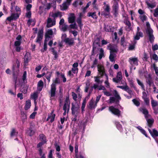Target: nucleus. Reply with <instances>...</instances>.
<instances>
[{
  "mask_svg": "<svg viewBox=\"0 0 158 158\" xmlns=\"http://www.w3.org/2000/svg\"><path fill=\"white\" fill-rule=\"evenodd\" d=\"M108 49L110 51V54L109 56V59L111 62L114 61V58L116 56V54L117 51L116 46L112 44H109L107 47Z\"/></svg>",
  "mask_w": 158,
  "mask_h": 158,
  "instance_id": "obj_1",
  "label": "nucleus"
},
{
  "mask_svg": "<svg viewBox=\"0 0 158 158\" xmlns=\"http://www.w3.org/2000/svg\"><path fill=\"white\" fill-rule=\"evenodd\" d=\"M146 31L150 42L151 43H153L155 39V37L153 35V31L151 28L150 24L148 22H146Z\"/></svg>",
  "mask_w": 158,
  "mask_h": 158,
  "instance_id": "obj_2",
  "label": "nucleus"
},
{
  "mask_svg": "<svg viewBox=\"0 0 158 158\" xmlns=\"http://www.w3.org/2000/svg\"><path fill=\"white\" fill-rule=\"evenodd\" d=\"M58 83V78H56L54 82L52 83L51 85V89L49 92V93L50 95V98L51 100L53 99L55 96L56 90L55 83Z\"/></svg>",
  "mask_w": 158,
  "mask_h": 158,
  "instance_id": "obj_3",
  "label": "nucleus"
},
{
  "mask_svg": "<svg viewBox=\"0 0 158 158\" xmlns=\"http://www.w3.org/2000/svg\"><path fill=\"white\" fill-rule=\"evenodd\" d=\"M78 64L77 62L74 63L72 65V68L71 70H69L68 73V76H73V75L78 73Z\"/></svg>",
  "mask_w": 158,
  "mask_h": 158,
  "instance_id": "obj_4",
  "label": "nucleus"
},
{
  "mask_svg": "<svg viewBox=\"0 0 158 158\" xmlns=\"http://www.w3.org/2000/svg\"><path fill=\"white\" fill-rule=\"evenodd\" d=\"M22 37L20 35H18L16 38V41H15L14 43V48L15 50L17 52H19L21 49L20 45L21 44V40Z\"/></svg>",
  "mask_w": 158,
  "mask_h": 158,
  "instance_id": "obj_5",
  "label": "nucleus"
},
{
  "mask_svg": "<svg viewBox=\"0 0 158 158\" xmlns=\"http://www.w3.org/2000/svg\"><path fill=\"white\" fill-rule=\"evenodd\" d=\"M112 8L114 15L115 17H117L118 14L119 5L118 2L117 1L113 2V5Z\"/></svg>",
  "mask_w": 158,
  "mask_h": 158,
  "instance_id": "obj_6",
  "label": "nucleus"
},
{
  "mask_svg": "<svg viewBox=\"0 0 158 158\" xmlns=\"http://www.w3.org/2000/svg\"><path fill=\"white\" fill-rule=\"evenodd\" d=\"M113 94L115 97H110L109 100L110 103H111L114 102L115 100H116V101H118L121 99V98L118 94V93L116 90H114L113 92Z\"/></svg>",
  "mask_w": 158,
  "mask_h": 158,
  "instance_id": "obj_7",
  "label": "nucleus"
},
{
  "mask_svg": "<svg viewBox=\"0 0 158 158\" xmlns=\"http://www.w3.org/2000/svg\"><path fill=\"white\" fill-rule=\"evenodd\" d=\"M109 110L113 114L119 117L121 114V111L114 106H111L109 107Z\"/></svg>",
  "mask_w": 158,
  "mask_h": 158,
  "instance_id": "obj_8",
  "label": "nucleus"
},
{
  "mask_svg": "<svg viewBox=\"0 0 158 158\" xmlns=\"http://www.w3.org/2000/svg\"><path fill=\"white\" fill-rule=\"evenodd\" d=\"M71 110L73 114H76V116L78 114L79 112V107L77 103H72Z\"/></svg>",
  "mask_w": 158,
  "mask_h": 158,
  "instance_id": "obj_9",
  "label": "nucleus"
},
{
  "mask_svg": "<svg viewBox=\"0 0 158 158\" xmlns=\"http://www.w3.org/2000/svg\"><path fill=\"white\" fill-rule=\"evenodd\" d=\"M138 60L137 58L131 57L129 58V62L132 66L131 68V69H132L133 66L138 65Z\"/></svg>",
  "mask_w": 158,
  "mask_h": 158,
  "instance_id": "obj_10",
  "label": "nucleus"
},
{
  "mask_svg": "<svg viewBox=\"0 0 158 158\" xmlns=\"http://www.w3.org/2000/svg\"><path fill=\"white\" fill-rule=\"evenodd\" d=\"M70 101L69 97H67L64 102L63 106V109L66 111H69L70 108Z\"/></svg>",
  "mask_w": 158,
  "mask_h": 158,
  "instance_id": "obj_11",
  "label": "nucleus"
},
{
  "mask_svg": "<svg viewBox=\"0 0 158 158\" xmlns=\"http://www.w3.org/2000/svg\"><path fill=\"white\" fill-rule=\"evenodd\" d=\"M151 105L152 108L154 110V113L157 114L158 110V102L153 100L151 101Z\"/></svg>",
  "mask_w": 158,
  "mask_h": 158,
  "instance_id": "obj_12",
  "label": "nucleus"
},
{
  "mask_svg": "<svg viewBox=\"0 0 158 158\" xmlns=\"http://www.w3.org/2000/svg\"><path fill=\"white\" fill-rule=\"evenodd\" d=\"M146 3L149 9H152L154 8L156 6V2L154 0H147Z\"/></svg>",
  "mask_w": 158,
  "mask_h": 158,
  "instance_id": "obj_13",
  "label": "nucleus"
},
{
  "mask_svg": "<svg viewBox=\"0 0 158 158\" xmlns=\"http://www.w3.org/2000/svg\"><path fill=\"white\" fill-rule=\"evenodd\" d=\"M72 0H66V1L64 2L63 4L60 5V9L64 10H66L70 5Z\"/></svg>",
  "mask_w": 158,
  "mask_h": 158,
  "instance_id": "obj_14",
  "label": "nucleus"
},
{
  "mask_svg": "<svg viewBox=\"0 0 158 158\" xmlns=\"http://www.w3.org/2000/svg\"><path fill=\"white\" fill-rule=\"evenodd\" d=\"M98 71L99 74L101 77L103 76L105 73V70L103 65L102 64H99L98 65Z\"/></svg>",
  "mask_w": 158,
  "mask_h": 158,
  "instance_id": "obj_15",
  "label": "nucleus"
},
{
  "mask_svg": "<svg viewBox=\"0 0 158 158\" xmlns=\"http://www.w3.org/2000/svg\"><path fill=\"white\" fill-rule=\"evenodd\" d=\"M122 78V72L119 71L117 73L116 77L113 78V81L114 82L118 83L120 81Z\"/></svg>",
  "mask_w": 158,
  "mask_h": 158,
  "instance_id": "obj_16",
  "label": "nucleus"
},
{
  "mask_svg": "<svg viewBox=\"0 0 158 158\" xmlns=\"http://www.w3.org/2000/svg\"><path fill=\"white\" fill-rule=\"evenodd\" d=\"M54 110H52L51 113L48 115V117L47 119V121L50 120L51 123L53 122L56 116L55 114L54 113Z\"/></svg>",
  "mask_w": 158,
  "mask_h": 158,
  "instance_id": "obj_17",
  "label": "nucleus"
},
{
  "mask_svg": "<svg viewBox=\"0 0 158 158\" xmlns=\"http://www.w3.org/2000/svg\"><path fill=\"white\" fill-rule=\"evenodd\" d=\"M87 118H85L78 124L80 128L84 130L87 123Z\"/></svg>",
  "mask_w": 158,
  "mask_h": 158,
  "instance_id": "obj_18",
  "label": "nucleus"
},
{
  "mask_svg": "<svg viewBox=\"0 0 158 158\" xmlns=\"http://www.w3.org/2000/svg\"><path fill=\"white\" fill-rule=\"evenodd\" d=\"M56 24V21L55 19H52L50 18H48L47 20V26L48 27H50Z\"/></svg>",
  "mask_w": 158,
  "mask_h": 158,
  "instance_id": "obj_19",
  "label": "nucleus"
},
{
  "mask_svg": "<svg viewBox=\"0 0 158 158\" xmlns=\"http://www.w3.org/2000/svg\"><path fill=\"white\" fill-rule=\"evenodd\" d=\"M53 34V31L52 29H49L46 32L45 34V40L48 41Z\"/></svg>",
  "mask_w": 158,
  "mask_h": 158,
  "instance_id": "obj_20",
  "label": "nucleus"
},
{
  "mask_svg": "<svg viewBox=\"0 0 158 158\" xmlns=\"http://www.w3.org/2000/svg\"><path fill=\"white\" fill-rule=\"evenodd\" d=\"M43 30L41 29L39 31L37 38V42H40L42 40L43 35Z\"/></svg>",
  "mask_w": 158,
  "mask_h": 158,
  "instance_id": "obj_21",
  "label": "nucleus"
},
{
  "mask_svg": "<svg viewBox=\"0 0 158 158\" xmlns=\"http://www.w3.org/2000/svg\"><path fill=\"white\" fill-rule=\"evenodd\" d=\"M38 93L37 92H35L32 94L31 95V98L33 99L34 101V102L35 105H36L37 104V102L36 101L38 97Z\"/></svg>",
  "mask_w": 158,
  "mask_h": 158,
  "instance_id": "obj_22",
  "label": "nucleus"
},
{
  "mask_svg": "<svg viewBox=\"0 0 158 158\" xmlns=\"http://www.w3.org/2000/svg\"><path fill=\"white\" fill-rule=\"evenodd\" d=\"M117 87L124 90L130 94H131L132 93V91L130 89L129 87L127 85L124 86H118Z\"/></svg>",
  "mask_w": 158,
  "mask_h": 158,
  "instance_id": "obj_23",
  "label": "nucleus"
},
{
  "mask_svg": "<svg viewBox=\"0 0 158 158\" xmlns=\"http://www.w3.org/2000/svg\"><path fill=\"white\" fill-rule=\"evenodd\" d=\"M148 130L152 137L155 139V138L158 136V131L155 129H153L152 131L149 128Z\"/></svg>",
  "mask_w": 158,
  "mask_h": 158,
  "instance_id": "obj_24",
  "label": "nucleus"
},
{
  "mask_svg": "<svg viewBox=\"0 0 158 158\" xmlns=\"http://www.w3.org/2000/svg\"><path fill=\"white\" fill-rule=\"evenodd\" d=\"M142 94V98L144 100L145 103L147 105H149V100L147 97V95L145 91H143V92Z\"/></svg>",
  "mask_w": 158,
  "mask_h": 158,
  "instance_id": "obj_25",
  "label": "nucleus"
},
{
  "mask_svg": "<svg viewBox=\"0 0 158 158\" xmlns=\"http://www.w3.org/2000/svg\"><path fill=\"white\" fill-rule=\"evenodd\" d=\"M97 104L95 103L94 100L92 99L89 102V108L90 109H93L97 106Z\"/></svg>",
  "mask_w": 158,
  "mask_h": 158,
  "instance_id": "obj_26",
  "label": "nucleus"
},
{
  "mask_svg": "<svg viewBox=\"0 0 158 158\" xmlns=\"http://www.w3.org/2000/svg\"><path fill=\"white\" fill-rule=\"evenodd\" d=\"M137 32L134 38L135 40H139L140 37H142L143 36V35L142 32L139 31L140 29L139 27H138L137 28Z\"/></svg>",
  "mask_w": 158,
  "mask_h": 158,
  "instance_id": "obj_27",
  "label": "nucleus"
},
{
  "mask_svg": "<svg viewBox=\"0 0 158 158\" xmlns=\"http://www.w3.org/2000/svg\"><path fill=\"white\" fill-rule=\"evenodd\" d=\"M75 17L74 14L71 13L68 17V21L69 23H73L75 20Z\"/></svg>",
  "mask_w": 158,
  "mask_h": 158,
  "instance_id": "obj_28",
  "label": "nucleus"
},
{
  "mask_svg": "<svg viewBox=\"0 0 158 158\" xmlns=\"http://www.w3.org/2000/svg\"><path fill=\"white\" fill-rule=\"evenodd\" d=\"M27 72L26 71L24 72L22 76V78L21 81V84H25L27 82Z\"/></svg>",
  "mask_w": 158,
  "mask_h": 158,
  "instance_id": "obj_29",
  "label": "nucleus"
},
{
  "mask_svg": "<svg viewBox=\"0 0 158 158\" xmlns=\"http://www.w3.org/2000/svg\"><path fill=\"white\" fill-rule=\"evenodd\" d=\"M43 82L42 80L40 81L37 84V90L39 92L41 91L43 88Z\"/></svg>",
  "mask_w": 158,
  "mask_h": 158,
  "instance_id": "obj_30",
  "label": "nucleus"
},
{
  "mask_svg": "<svg viewBox=\"0 0 158 158\" xmlns=\"http://www.w3.org/2000/svg\"><path fill=\"white\" fill-rule=\"evenodd\" d=\"M31 101L29 99L27 100L25 102L24 108L25 110H27L30 108L31 106Z\"/></svg>",
  "mask_w": 158,
  "mask_h": 158,
  "instance_id": "obj_31",
  "label": "nucleus"
},
{
  "mask_svg": "<svg viewBox=\"0 0 158 158\" xmlns=\"http://www.w3.org/2000/svg\"><path fill=\"white\" fill-rule=\"evenodd\" d=\"M35 132V131L31 127L27 129L26 131L27 134L30 136L33 135Z\"/></svg>",
  "mask_w": 158,
  "mask_h": 158,
  "instance_id": "obj_32",
  "label": "nucleus"
},
{
  "mask_svg": "<svg viewBox=\"0 0 158 158\" xmlns=\"http://www.w3.org/2000/svg\"><path fill=\"white\" fill-rule=\"evenodd\" d=\"M64 42L69 45H72L74 43L73 39L72 38H67L64 41Z\"/></svg>",
  "mask_w": 158,
  "mask_h": 158,
  "instance_id": "obj_33",
  "label": "nucleus"
},
{
  "mask_svg": "<svg viewBox=\"0 0 158 158\" xmlns=\"http://www.w3.org/2000/svg\"><path fill=\"white\" fill-rule=\"evenodd\" d=\"M115 124L117 129L120 131L122 132L123 131V128L121 125L120 124V123L118 121H115Z\"/></svg>",
  "mask_w": 158,
  "mask_h": 158,
  "instance_id": "obj_34",
  "label": "nucleus"
},
{
  "mask_svg": "<svg viewBox=\"0 0 158 158\" xmlns=\"http://www.w3.org/2000/svg\"><path fill=\"white\" fill-rule=\"evenodd\" d=\"M136 128H137L140 131V132L142 134L144 135L146 137H148L146 131L143 128H142L141 127L139 126L137 127Z\"/></svg>",
  "mask_w": 158,
  "mask_h": 158,
  "instance_id": "obj_35",
  "label": "nucleus"
},
{
  "mask_svg": "<svg viewBox=\"0 0 158 158\" xmlns=\"http://www.w3.org/2000/svg\"><path fill=\"white\" fill-rule=\"evenodd\" d=\"M140 110L145 115V116L146 118L147 117L148 111L146 108H141L140 109Z\"/></svg>",
  "mask_w": 158,
  "mask_h": 158,
  "instance_id": "obj_36",
  "label": "nucleus"
},
{
  "mask_svg": "<svg viewBox=\"0 0 158 158\" xmlns=\"http://www.w3.org/2000/svg\"><path fill=\"white\" fill-rule=\"evenodd\" d=\"M40 139L43 143H45L46 142V139L45 135L43 134H40L39 135Z\"/></svg>",
  "mask_w": 158,
  "mask_h": 158,
  "instance_id": "obj_37",
  "label": "nucleus"
},
{
  "mask_svg": "<svg viewBox=\"0 0 158 158\" xmlns=\"http://www.w3.org/2000/svg\"><path fill=\"white\" fill-rule=\"evenodd\" d=\"M101 77V76H95L94 77V81L95 82L97 83L98 84H101L102 82V81H101L100 80Z\"/></svg>",
  "mask_w": 158,
  "mask_h": 158,
  "instance_id": "obj_38",
  "label": "nucleus"
},
{
  "mask_svg": "<svg viewBox=\"0 0 158 158\" xmlns=\"http://www.w3.org/2000/svg\"><path fill=\"white\" fill-rule=\"evenodd\" d=\"M17 66H15L14 65L12 67V70L13 71V74L14 75L17 73L18 71V69L19 67V65L18 64L17 62Z\"/></svg>",
  "mask_w": 158,
  "mask_h": 158,
  "instance_id": "obj_39",
  "label": "nucleus"
},
{
  "mask_svg": "<svg viewBox=\"0 0 158 158\" xmlns=\"http://www.w3.org/2000/svg\"><path fill=\"white\" fill-rule=\"evenodd\" d=\"M99 58L101 60L103 57H104L103 49L102 48H100L99 49Z\"/></svg>",
  "mask_w": 158,
  "mask_h": 158,
  "instance_id": "obj_40",
  "label": "nucleus"
},
{
  "mask_svg": "<svg viewBox=\"0 0 158 158\" xmlns=\"http://www.w3.org/2000/svg\"><path fill=\"white\" fill-rule=\"evenodd\" d=\"M88 16L89 17L91 16L93 19H96L98 18L95 12H89L88 14Z\"/></svg>",
  "mask_w": 158,
  "mask_h": 158,
  "instance_id": "obj_41",
  "label": "nucleus"
},
{
  "mask_svg": "<svg viewBox=\"0 0 158 158\" xmlns=\"http://www.w3.org/2000/svg\"><path fill=\"white\" fill-rule=\"evenodd\" d=\"M20 13H13L11 14V16L14 20L17 19L19 17Z\"/></svg>",
  "mask_w": 158,
  "mask_h": 158,
  "instance_id": "obj_42",
  "label": "nucleus"
},
{
  "mask_svg": "<svg viewBox=\"0 0 158 158\" xmlns=\"http://www.w3.org/2000/svg\"><path fill=\"white\" fill-rule=\"evenodd\" d=\"M80 91L81 89L80 88V86H78L76 90V93H77L78 95V99L79 101L81 100L82 97L81 95L79 93H80Z\"/></svg>",
  "mask_w": 158,
  "mask_h": 158,
  "instance_id": "obj_43",
  "label": "nucleus"
},
{
  "mask_svg": "<svg viewBox=\"0 0 158 158\" xmlns=\"http://www.w3.org/2000/svg\"><path fill=\"white\" fill-rule=\"evenodd\" d=\"M139 18H140L142 21L143 22H144L147 19V17L145 14L139 15Z\"/></svg>",
  "mask_w": 158,
  "mask_h": 158,
  "instance_id": "obj_44",
  "label": "nucleus"
},
{
  "mask_svg": "<svg viewBox=\"0 0 158 158\" xmlns=\"http://www.w3.org/2000/svg\"><path fill=\"white\" fill-rule=\"evenodd\" d=\"M147 121L148 127H151L154 122L153 120L152 119H147Z\"/></svg>",
  "mask_w": 158,
  "mask_h": 158,
  "instance_id": "obj_45",
  "label": "nucleus"
},
{
  "mask_svg": "<svg viewBox=\"0 0 158 158\" xmlns=\"http://www.w3.org/2000/svg\"><path fill=\"white\" fill-rule=\"evenodd\" d=\"M52 17H53L55 18L58 17H59L60 18L61 17L62 15H61V13L60 12H56L53 14H52Z\"/></svg>",
  "mask_w": 158,
  "mask_h": 158,
  "instance_id": "obj_46",
  "label": "nucleus"
},
{
  "mask_svg": "<svg viewBox=\"0 0 158 158\" xmlns=\"http://www.w3.org/2000/svg\"><path fill=\"white\" fill-rule=\"evenodd\" d=\"M68 27V25L65 24L60 26V27L61 30L63 31H65L67 30Z\"/></svg>",
  "mask_w": 158,
  "mask_h": 158,
  "instance_id": "obj_47",
  "label": "nucleus"
},
{
  "mask_svg": "<svg viewBox=\"0 0 158 158\" xmlns=\"http://www.w3.org/2000/svg\"><path fill=\"white\" fill-rule=\"evenodd\" d=\"M136 80L138 84L141 87L142 89L143 90H144V86L143 83L141 82L138 79H137Z\"/></svg>",
  "mask_w": 158,
  "mask_h": 158,
  "instance_id": "obj_48",
  "label": "nucleus"
},
{
  "mask_svg": "<svg viewBox=\"0 0 158 158\" xmlns=\"http://www.w3.org/2000/svg\"><path fill=\"white\" fill-rule=\"evenodd\" d=\"M18 134V132H17L15 129H12L10 133L11 136H13L16 135Z\"/></svg>",
  "mask_w": 158,
  "mask_h": 158,
  "instance_id": "obj_49",
  "label": "nucleus"
},
{
  "mask_svg": "<svg viewBox=\"0 0 158 158\" xmlns=\"http://www.w3.org/2000/svg\"><path fill=\"white\" fill-rule=\"evenodd\" d=\"M86 86L85 87V92H88V89L90 85L89 82V81H87L85 83Z\"/></svg>",
  "mask_w": 158,
  "mask_h": 158,
  "instance_id": "obj_50",
  "label": "nucleus"
},
{
  "mask_svg": "<svg viewBox=\"0 0 158 158\" xmlns=\"http://www.w3.org/2000/svg\"><path fill=\"white\" fill-rule=\"evenodd\" d=\"M151 58L154 60L156 61H157L158 60V56L157 55L155 54H152L151 55Z\"/></svg>",
  "mask_w": 158,
  "mask_h": 158,
  "instance_id": "obj_51",
  "label": "nucleus"
},
{
  "mask_svg": "<svg viewBox=\"0 0 158 158\" xmlns=\"http://www.w3.org/2000/svg\"><path fill=\"white\" fill-rule=\"evenodd\" d=\"M47 41H46L45 40V41L44 45V48L43 49H42L41 50L42 52H44V51H46L47 49Z\"/></svg>",
  "mask_w": 158,
  "mask_h": 158,
  "instance_id": "obj_52",
  "label": "nucleus"
},
{
  "mask_svg": "<svg viewBox=\"0 0 158 158\" xmlns=\"http://www.w3.org/2000/svg\"><path fill=\"white\" fill-rule=\"evenodd\" d=\"M72 95L73 97V98L75 101H77V98H78V96L74 92H72Z\"/></svg>",
  "mask_w": 158,
  "mask_h": 158,
  "instance_id": "obj_53",
  "label": "nucleus"
},
{
  "mask_svg": "<svg viewBox=\"0 0 158 158\" xmlns=\"http://www.w3.org/2000/svg\"><path fill=\"white\" fill-rule=\"evenodd\" d=\"M110 6L109 4L106 5L104 7V11L105 12H110Z\"/></svg>",
  "mask_w": 158,
  "mask_h": 158,
  "instance_id": "obj_54",
  "label": "nucleus"
},
{
  "mask_svg": "<svg viewBox=\"0 0 158 158\" xmlns=\"http://www.w3.org/2000/svg\"><path fill=\"white\" fill-rule=\"evenodd\" d=\"M83 3L82 1H79V2L78 1H76L73 3V5L74 6L76 7L78 4H79V5H82Z\"/></svg>",
  "mask_w": 158,
  "mask_h": 158,
  "instance_id": "obj_55",
  "label": "nucleus"
},
{
  "mask_svg": "<svg viewBox=\"0 0 158 158\" xmlns=\"http://www.w3.org/2000/svg\"><path fill=\"white\" fill-rule=\"evenodd\" d=\"M121 44L123 46H125L127 44V42L125 40V38L124 37L121 38Z\"/></svg>",
  "mask_w": 158,
  "mask_h": 158,
  "instance_id": "obj_56",
  "label": "nucleus"
},
{
  "mask_svg": "<svg viewBox=\"0 0 158 158\" xmlns=\"http://www.w3.org/2000/svg\"><path fill=\"white\" fill-rule=\"evenodd\" d=\"M124 22L126 25L130 27L131 26V23L130 21L128 20V19H124Z\"/></svg>",
  "mask_w": 158,
  "mask_h": 158,
  "instance_id": "obj_57",
  "label": "nucleus"
},
{
  "mask_svg": "<svg viewBox=\"0 0 158 158\" xmlns=\"http://www.w3.org/2000/svg\"><path fill=\"white\" fill-rule=\"evenodd\" d=\"M77 22L79 25L80 28L83 26V24L81 23V18H78L77 20Z\"/></svg>",
  "mask_w": 158,
  "mask_h": 158,
  "instance_id": "obj_58",
  "label": "nucleus"
},
{
  "mask_svg": "<svg viewBox=\"0 0 158 158\" xmlns=\"http://www.w3.org/2000/svg\"><path fill=\"white\" fill-rule=\"evenodd\" d=\"M52 2L47 3L45 6L46 9H49L52 6Z\"/></svg>",
  "mask_w": 158,
  "mask_h": 158,
  "instance_id": "obj_59",
  "label": "nucleus"
},
{
  "mask_svg": "<svg viewBox=\"0 0 158 158\" xmlns=\"http://www.w3.org/2000/svg\"><path fill=\"white\" fill-rule=\"evenodd\" d=\"M71 28L74 29H77V26L76 24L75 23H74L73 24H72L69 26Z\"/></svg>",
  "mask_w": 158,
  "mask_h": 158,
  "instance_id": "obj_60",
  "label": "nucleus"
},
{
  "mask_svg": "<svg viewBox=\"0 0 158 158\" xmlns=\"http://www.w3.org/2000/svg\"><path fill=\"white\" fill-rule=\"evenodd\" d=\"M46 76V78L48 80V82H49L50 81V78L51 77V73L50 72H48Z\"/></svg>",
  "mask_w": 158,
  "mask_h": 158,
  "instance_id": "obj_61",
  "label": "nucleus"
},
{
  "mask_svg": "<svg viewBox=\"0 0 158 158\" xmlns=\"http://www.w3.org/2000/svg\"><path fill=\"white\" fill-rule=\"evenodd\" d=\"M103 92L104 93V95L107 96H110L111 95V93L110 92L107 91L106 90L105 91H103Z\"/></svg>",
  "mask_w": 158,
  "mask_h": 158,
  "instance_id": "obj_62",
  "label": "nucleus"
},
{
  "mask_svg": "<svg viewBox=\"0 0 158 158\" xmlns=\"http://www.w3.org/2000/svg\"><path fill=\"white\" fill-rule=\"evenodd\" d=\"M134 103L137 106H138L140 104V103L138 101L135 99H134L132 100Z\"/></svg>",
  "mask_w": 158,
  "mask_h": 158,
  "instance_id": "obj_63",
  "label": "nucleus"
},
{
  "mask_svg": "<svg viewBox=\"0 0 158 158\" xmlns=\"http://www.w3.org/2000/svg\"><path fill=\"white\" fill-rule=\"evenodd\" d=\"M154 15L155 17H157L158 15V8H156L154 10Z\"/></svg>",
  "mask_w": 158,
  "mask_h": 158,
  "instance_id": "obj_64",
  "label": "nucleus"
}]
</instances>
